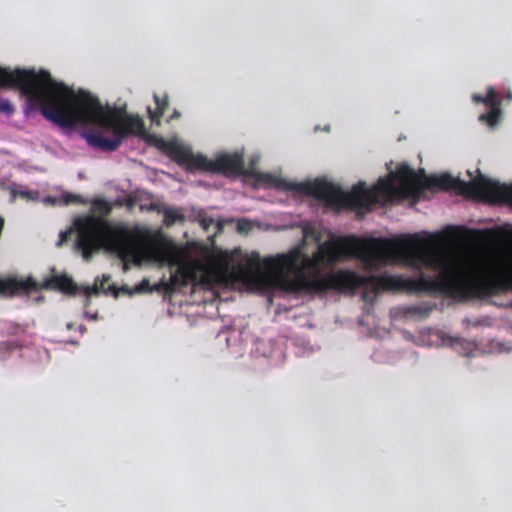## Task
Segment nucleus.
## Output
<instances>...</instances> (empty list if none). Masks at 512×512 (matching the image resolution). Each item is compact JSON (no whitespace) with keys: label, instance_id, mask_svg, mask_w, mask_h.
Wrapping results in <instances>:
<instances>
[{"label":"nucleus","instance_id":"5701e85b","mask_svg":"<svg viewBox=\"0 0 512 512\" xmlns=\"http://www.w3.org/2000/svg\"><path fill=\"white\" fill-rule=\"evenodd\" d=\"M181 116V113L178 111V110H174L173 113L170 115L168 121H171V120H174V119H178L180 118Z\"/></svg>","mask_w":512,"mask_h":512},{"label":"nucleus","instance_id":"2eb2a0df","mask_svg":"<svg viewBox=\"0 0 512 512\" xmlns=\"http://www.w3.org/2000/svg\"><path fill=\"white\" fill-rule=\"evenodd\" d=\"M63 202L64 204H83L85 201L80 195L67 193L63 196Z\"/></svg>","mask_w":512,"mask_h":512},{"label":"nucleus","instance_id":"f3484780","mask_svg":"<svg viewBox=\"0 0 512 512\" xmlns=\"http://www.w3.org/2000/svg\"><path fill=\"white\" fill-rule=\"evenodd\" d=\"M188 273L186 271H178L171 276L173 284H185Z\"/></svg>","mask_w":512,"mask_h":512},{"label":"nucleus","instance_id":"4be33fe9","mask_svg":"<svg viewBox=\"0 0 512 512\" xmlns=\"http://www.w3.org/2000/svg\"><path fill=\"white\" fill-rule=\"evenodd\" d=\"M23 328L20 326V325H13L12 326V330H11V334L13 335H17L19 334L20 332H23Z\"/></svg>","mask_w":512,"mask_h":512},{"label":"nucleus","instance_id":"ddd939ff","mask_svg":"<svg viewBox=\"0 0 512 512\" xmlns=\"http://www.w3.org/2000/svg\"><path fill=\"white\" fill-rule=\"evenodd\" d=\"M109 280H110L109 276H103L99 286L97 284H95L92 287H90V286L85 287L83 290L84 294L92 295V294H98L100 290H102V291L109 290L111 287L108 286V288H106V286H105L106 282H108Z\"/></svg>","mask_w":512,"mask_h":512},{"label":"nucleus","instance_id":"412c9836","mask_svg":"<svg viewBox=\"0 0 512 512\" xmlns=\"http://www.w3.org/2000/svg\"><path fill=\"white\" fill-rule=\"evenodd\" d=\"M213 223V219L212 218H203L201 220V225L203 226V228L205 230L208 229V227Z\"/></svg>","mask_w":512,"mask_h":512},{"label":"nucleus","instance_id":"b1692460","mask_svg":"<svg viewBox=\"0 0 512 512\" xmlns=\"http://www.w3.org/2000/svg\"><path fill=\"white\" fill-rule=\"evenodd\" d=\"M505 99H506L507 101H511V100H512V93H511V92H508V93L506 94V96H505Z\"/></svg>","mask_w":512,"mask_h":512},{"label":"nucleus","instance_id":"9d476101","mask_svg":"<svg viewBox=\"0 0 512 512\" xmlns=\"http://www.w3.org/2000/svg\"><path fill=\"white\" fill-rule=\"evenodd\" d=\"M260 268V259L259 256L256 255L255 257H251L248 260L247 266L237 265L236 267H234L231 272V276L234 279L243 280L246 279L251 274V270H260Z\"/></svg>","mask_w":512,"mask_h":512},{"label":"nucleus","instance_id":"9b49d317","mask_svg":"<svg viewBox=\"0 0 512 512\" xmlns=\"http://www.w3.org/2000/svg\"><path fill=\"white\" fill-rule=\"evenodd\" d=\"M92 205L93 211L99 214V216L93 215L94 217L106 220L105 217L111 213L112 207L106 200L96 199L93 201Z\"/></svg>","mask_w":512,"mask_h":512},{"label":"nucleus","instance_id":"f8f14e48","mask_svg":"<svg viewBox=\"0 0 512 512\" xmlns=\"http://www.w3.org/2000/svg\"><path fill=\"white\" fill-rule=\"evenodd\" d=\"M434 307V305L427 304L410 306L407 309V313L418 315L420 318H426L432 312Z\"/></svg>","mask_w":512,"mask_h":512},{"label":"nucleus","instance_id":"0eeeda50","mask_svg":"<svg viewBox=\"0 0 512 512\" xmlns=\"http://www.w3.org/2000/svg\"><path fill=\"white\" fill-rule=\"evenodd\" d=\"M213 173L230 175L251 174L244 168L243 155L240 153H224L213 159Z\"/></svg>","mask_w":512,"mask_h":512},{"label":"nucleus","instance_id":"a211bd4d","mask_svg":"<svg viewBox=\"0 0 512 512\" xmlns=\"http://www.w3.org/2000/svg\"><path fill=\"white\" fill-rule=\"evenodd\" d=\"M13 112V105L6 99H0V113L11 115Z\"/></svg>","mask_w":512,"mask_h":512},{"label":"nucleus","instance_id":"aec40b11","mask_svg":"<svg viewBox=\"0 0 512 512\" xmlns=\"http://www.w3.org/2000/svg\"><path fill=\"white\" fill-rule=\"evenodd\" d=\"M14 196H19L21 198H30V192L29 191H14Z\"/></svg>","mask_w":512,"mask_h":512},{"label":"nucleus","instance_id":"39448f33","mask_svg":"<svg viewBox=\"0 0 512 512\" xmlns=\"http://www.w3.org/2000/svg\"><path fill=\"white\" fill-rule=\"evenodd\" d=\"M147 141L166 153L179 165L185 166L187 170L213 173V160L203 154H194L188 147L157 135H148Z\"/></svg>","mask_w":512,"mask_h":512},{"label":"nucleus","instance_id":"7ed1b4c3","mask_svg":"<svg viewBox=\"0 0 512 512\" xmlns=\"http://www.w3.org/2000/svg\"><path fill=\"white\" fill-rule=\"evenodd\" d=\"M10 75L7 88H18L26 96L30 107L40 109L42 115L53 123L66 128L93 124L112 132V137L104 136L99 130L83 133L87 143L94 148L112 152L118 149L127 135H146L140 117L104 107L95 95L82 89L74 92L65 84L53 80L46 70L36 72L17 68Z\"/></svg>","mask_w":512,"mask_h":512},{"label":"nucleus","instance_id":"4468645a","mask_svg":"<svg viewBox=\"0 0 512 512\" xmlns=\"http://www.w3.org/2000/svg\"><path fill=\"white\" fill-rule=\"evenodd\" d=\"M179 220H183V216L177 211L173 209H166L164 211V223L167 226H170Z\"/></svg>","mask_w":512,"mask_h":512},{"label":"nucleus","instance_id":"423d86ee","mask_svg":"<svg viewBox=\"0 0 512 512\" xmlns=\"http://www.w3.org/2000/svg\"><path fill=\"white\" fill-rule=\"evenodd\" d=\"M472 100L475 103H482L489 107V111L479 116L478 120L481 123L487 124L489 127H495L501 120V103L502 97L496 90L489 86L486 90V95L473 94Z\"/></svg>","mask_w":512,"mask_h":512},{"label":"nucleus","instance_id":"dca6fc26","mask_svg":"<svg viewBox=\"0 0 512 512\" xmlns=\"http://www.w3.org/2000/svg\"><path fill=\"white\" fill-rule=\"evenodd\" d=\"M11 71L9 68L0 67V88L7 89L9 77H11Z\"/></svg>","mask_w":512,"mask_h":512},{"label":"nucleus","instance_id":"20e7f679","mask_svg":"<svg viewBox=\"0 0 512 512\" xmlns=\"http://www.w3.org/2000/svg\"><path fill=\"white\" fill-rule=\"evenodd\" d=\"M74 226L77 231L76 247L85 261L104 248L122 261L125 272L129 270L130 263H139L138 239L127 226L94 216L78 218Z\"/></svg>","mask_w":512,"mask_h":512},{"label":"nucleus","instance_id":"393cba45","mask_svg":"<svg viewBox=\"0 0 512 512\" xmlns=\"http://www.w3.org/2000/svg\"><path fill=\"white\" fill-rule=\"evenodd\" d=\"M148 284H149V283H148V281L144 280V281L141 283L139 290H141V289H142V286H144V285H146V286H147Z\"/></svg>","mask_w":512,"mask_h":512},{"label":"nucleus","instance_id":"6e6552de","mask_svg":"<svg viewBox=\"0 0 512 512\" xmlns=\"http://www.w3.org/2000/svg\"><path fill=\"white\" fill-rule=\"evenodd\" d=\"M43 288L58 290L65 294L74 295L78 291L77 284L67 275H56L45 280Z\"/></svg>","mask_w":512,"mask_h":512},{"label":"nucleus","instance_id":"6ab92c4d","mask_svg":"<svg viewBox=\"0 0 512 512\" xmlns=\"http://www.w3.org/2000/svg\"><path fill=\"white\" fill-rule=\"evenodd\" d=\"M237 228L239 231H247L249 228V223L247 221H239L237 224Z\"/></svg>","mask_w":512,"mask_h":512},{"label":"nucleus","instance_id":"a878e982","mask_svg":"<svg viewBox=\"0 0 512 512\" xmlns=\"http://www.w3.org/2000/svg\"><path fill=\"white\" fill-rule=\"evenodd\" d=\"M66 328L68 330H71L73 328V324L72 323H67Z\"/></svg>","mask_w":512,"mask_h":512},{"label":"nucleus","instance_id":"1a4fd4ad","mask_svg":"<svg viewBox=\"0 0 512 512\" xmlns=\"http://www.w3.org/2000/svg\"><path fill=\"white\" fill-rule=\"evenodd\" d=\"M154 101L156 104V108L155 110L148 108V115L151 120V123L156 126H159L161 124V117L163 116L165 110L169 106V100L167 95L160 97L159 95L154 94Z\"/></svg>","mask_w":512,"mask_h":512},{"label":"nucleus","instance_id":"f257e3e1","mask_svg":"<svg viewBox=\"0 0 512 512\" xmlns=\"http://www.w3.org/2000/svg\"><path fill=\"white\" fill-rule=\"evenodd\" d=\"M438 237L419 234L395 239L341 237L318 245L312 256L298 251L263 259V270L290 293L378 291L442 293L469 300L512 291V260L470 273L439 251Z\"/></svg>","mask_w":512,"mask_h":512},{"label":"nucleus","instance_id":"f03ea898","mask_svg":"<svg viewBox=\"0 0 512 512\" xmlns=\"http://www.w3.org/2000/svg\"><path fill=\"white\" fill-rule=\"evenodd\" d=\"M256 179L277 189L311 196L334 210L369 211L378 203L386 205L408 198L418 199L424 189L430 188L455 191L489 203L512 204V184H501L481 174L471 181H463L447 173L427 176L423 169L417 173L406 164L398 166L389 177L380 178L371 188L365 182H359L347 193L323 179L297 183L263 173L257 174Z\"/></svg>","mask_w":512,"mask_h":512}]
</instances>
